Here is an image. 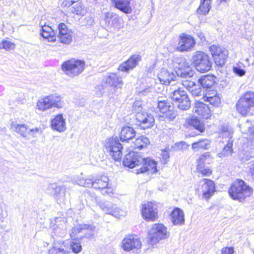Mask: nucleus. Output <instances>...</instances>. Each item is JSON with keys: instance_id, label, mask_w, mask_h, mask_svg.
Returning <instances> with one entry per match:
<instances>
[{"instance_id": "f8f14e48", "label": "nucleus", "mask_w": 254, "mask_h": 254, "mask_svg": "<svg viewBox=\"0 0 254 254\" xmlns=\"http://www.w3.org/2000/svg\"><path fill=\"white\" fill-rule=\"evenodd\" d=\"M141 214L146 221H155L157 218V205L152 202L142 205Z\"/></svg>"}, {"instance_id": "a211bd4d", "label": "nucleus", "mask_w": 254, "mask_h": 254, "mask_svg": "<svg viewBox=\"0 0 254 254\" xmlns=\"http://www.w3.org/2000/svg\"><path fill=\"white\" fill-rule=\"evenodd\" d=\"M141 166V167L136 169L137 174L146 172L148 174H153L158 171L156 161L150 158H143V161Z\"/></svg>"}, {"instance_id": "dca6fc26", "label": "nucleus", "mask_w": 254, "mask_h": 254, "mask_svg": "<svg viewBox=\"0 0 254 254\" xmlns=\"http://www.w3.org/2000/svg\"><path fill=\"white\" fill-rule=\"evenodd\" d=\"M46 191L60 202L64 200L65 189L62 186H58L56 183L49 184L46 189Z\"/></svg>"}, {"instance_id": "2f4dec72", "label": "nucleus", "mask_w": 254, "mask_h": 254, "mask_svg": "<svg viewBox=\"0 0 254 254\" xmlns=\"http://www.w3.org/2000/svg\"><path fill=\"white\" fill-rule=\"evenodd\" d=\"M56 223L53 229V233L55 236L59 237H64L66 234V224L64 220L61 219L59 221L56 220Z\"/></svg>"}, {"instance_id": "2eb2a0df", "label": "nucleus", "mask_w": 254, "mask_h": 254, "mask_svg": "<svg viewBox=\"0 0 254 254\" xmlns=\"http://www.w3.org/2000/svg\"><path fill=\"white\" fill-rule=\"evenodd\" d=\"M99 205L103 211L105 212L106 214L112 215L116 218H119L120 217L124 216L126 215L125 212L109 201L100 202Z\"/></svg>"}, {"instance_id": "6e6552de", "label": "nucleus", "mask_w": 254, "mask_h": 254, "mask_svg": "<svg viewBox=\"0 0 254 254\" xmlns=\"http://www.w3.org/2000/svg\"><path fill=\"white\" fill-rule=\"evenodd\" d=\"M105 147L115 160L119 161L121 159L123 146L117 136L107 139L105 141Z\"/></svg>"}, {"instance_id": "20e7f679", "label": "nucleus", "mask_w": 254, "mask_h": 254, "mask_svg": "<svg viewBox=\"0 0 254 254\" xmlns=\"http://www.w3.org/2000/svg\"><path fill=\"white\" fill-rule=\"evenodd\" d=\"M192 61L196 69L200 72H205L209 71L212 63L209 57L204 52L197 51L192 57Z\"/></svg>"}, {"instance_id": "b1692460", "label": "nucleus", "mask_w": 254, "mask_h": 254, "mask_svg": "<svg viewBox=\"0 0 254 254\" xmlns=\"http://www.w3.org/2000/svg\"><path fill=\"white\" fill-rule=\"evenodd\" d=\"M223 138H228L229 140L227 141L226 145L224 146L222 152L218 154L219 157H225L231 155L233 153V140H232L233 134H228L227 132L224 133L220 134Z\"/></svg>"}, {"instance_id": "3c124183", "label": "nucleus", "mask_w": 254, "mask_h": 254, "mask_svg": "<svg viewBox=\"0 0 254 254\" xmlns=\"http://www.w3.org/2000/svg\"><path fill=\"white\" fill-rule=\"evenodd\" d=\"M70 247L73 252H74L75 254H77L81 252L82 249V247L80 243L77 241L72 242L70 245Z\"/></svg>"}, {"instance_id": "7ed1b4c3", "label": "nucleus", "mask_w": 254, "mask_h": 254, "mask_svg": "<svg viewBox=\"0 0 254 254\" xmlns=\"http://www.w3.org/2000/svg\"><path fill=\"white\" fill-rule=\"evenodd\" d=\"M64 105L63 98L57 94L47 96L37 103L38 109L41 111H46L53 108L60 109L63 107Z\"/></svg>"}, {"instance_id": "680f3d73", "label": "nucleus", "mask_w": 254, "mask_h": 254, "mask_svg": "<svg viewBox=\"0 0 254 254\" xmlns=\"http://www.w3.org/2000/svg\"><path fill=\"white\" fill-rule=\"evenodd\" d=\"M75 2H76L75 0H64L62 2V5L69 7Z\"/></svg>"}, {"instance_id": "aec40b11", "label": "nucleus", "mask_w": 254, "mask_h": 254, "mask_svg": "<svg viewBox=\"0 0 254 254\" xmlns=\"http://www.w3.org/2000/svg\"><path fill=\"white\" fill-rule=\"evenodd\" d=\"M195 45L193 38L190 35H184L180 37L177 49L180 52L189 51Z\"/></svg>"}, {"instance_id": "052dcab7", "label": "nucleus", "mask_w": 254, "mask_h": 254, "mask_svg": "<svg viewBox=\"0 0 254 254\" xmlns=\"http://www.w3.org/2000/svg\"><path fill=\"white\" fill-rule=\"evenodd\" d=\"M233 70L236 74L241 76L245 75L246 73L243 69L237 67H234Z\"/></svg>"}, {"instance_id": "e433bc0d", "label": "nucleus", "mask_w": 254, "mask_h": 254, "mask_svg": "<svg viewBox=\"0 0 254 254\" xmlns=\"http://www.w3.org/2000/svg\"><path fill=\"white\" fill-rule=\"evenodd\" d=\"M198 83L203 88L209 89L214 83L213 77L212 75H205L202 76L198 80Z\"/></svg>"}, {"instance_id": "37998d69", "label": "nucleus", "mask_w": 254, "mask_h": 254, "mask_svg": "<svg viewBox=\"0 0 254 254\" xmlns=\"http://www.w3.org/2000/svg\"><path fill=\"white\" fill-rule=\"evenodd\" d=\"M172 105L168 101L167 99L161 100L159 98L157 101V109L159 110L160 112V114H161L162 113H164L165 111H167L170 107Z\"/></svg>"}, {"instance_id": "4c0bfd02", "label": "nucleus", "mask_w": 254, "mask_h": 254, "mask_svg": "<svg viewBox=\"0 0 254 254\" xmlns=\"http://www.w3.org/2000/svg\"><path fill=\"white\" fill-rule=\"evenodd\" d=\"M211 0H200V4L197 9V13L206 15L211 9Z\"/></svg>"}, {"instance_id": "4468645a", "label": "nucleus", "mask_w": 254, "mask_h": 254, "mask_svg": "<svg viewBox=\"0 0 254 254\" xmlns=\"http://www.w3.org/2000/svg\"><path fill=\"white\" fill-rule=\"evenodd\" d=\"M141 241L134 235L127 236L122 241V248L126 252L141 248Z\"/></svg>"}, {"instance_id": "5fc2aeb1", "label": "nucleus", "mask_w": 254, "mask_h": 254, "mask_svg": "<svg viewBox=\"0 0 254 254\" xmlns=\"http://www.w3.org/2000/svg\"><path fill=\"white\" fill-rule=\"evenodd\" d=\"M180 83V86L182 85L186 88H187L189 91L195 84L194 81L190 80H183L181 81Z\"/></svg>"}, {"instance_id": "09e8293b", "label": "nucleus", "mask_w": 254, "mask_h": 254, "mask_svg": "<svg viewBox=\"0 0 254 254\" xmlns=\"http://www.w3.org/2000/svg\"><path fill=\"white\" fill-rule=\"evenodd\" d=\"M15 44L7 40H3L0 43V49H3L6 51L13 50L15 49Z\"/></svg>"}, {"instance_id": "c85d7f7f", "label": "nucleus", "mask_w": 254, "mask_h": 254, "mask_svg": "<svg viewBox=\"0 0 254 254\" xmlns=\"http://www.w3.org/2000/svg\"><path fill=\"white\" fill-rule=\"evenodd\" d=\"M171 220L174 225H181L185 223L183 211L179 208H175L171 214Z\"/></svg>"}, {"instance_id": "473e14b6", "label": "nucleus", "mask_w": 254, "mask_h": 254, "mask_svg": "<svg viewBox=\"0 0 254 254\" xmlns=\"http://www.w3.org/2000/svg\"><path fill=\"white\" fill-rule=\"evenodd\" d=\"M68 248L64 243H54V246L49 251V254H68Z\"/></svg>"}, {"instance_id": "f03ea898", "label": "nucleus", "mask_w": 254, "mask_h": 254, "mask_svg": "<svg viewBox=\"0 0 254 254\" xmlns=\"http://www.w3.org/2000/svg\"><path fill=\"white\" fill-rule=\"evenodd\" d=\"M132 108L133 113L135 114L136 119L140 123L142 127L144 129L150 128L154 125V117L142 108L140 101L134 102Z\"/></svg>"}, {"instance_id": "69168bd1", "label": "nucleus", "mask_w": 254, "mask_h": 254, "mask_svg": "<svg viewBox=\"0 0 254 254\" xmlns=\"http://www.w3.org/2000/svg\"><path fill=\"white\" fill-rule=\"evenodd\" d=\"M161 156L165 161H166L170 157V154L166 149L162 151Z\"/></svg>"}, {"instance_id": "c03bdc74", "label": "nucleus", "mask_w": 254, "mask_h": 254, "mask_svg": "<svg viewBox=\"0 0 254 254\" xmlns=\"http://www.w3.org/2000/svg\"><path fill=\"white\" fill-rule=\"evenodd\" d=\"M87 228L93 229L92 225H88L84 224L83 225H80L79 226H75L72 228L71 232L70 234V237L72 239H75L76 235L82 232L83 230H86Z\"/></svg>"}, {"instance_id": "de8ad7c7", "label": "nucleus", "mask_w": 254, "mask_h": 254, "mask_svg": "<svg viewBox=\"0 0 254 254\" xmlns=\"http://www.w3.org/2000/svg\"><path fill=\"white\" fill-rule=\"evenodd\" d=\"M241 98L245 101H246L248 103V104H250L251 107H253L254 106V92H247Z\"/></svg>"}, {"instance_id": "a18cd8bd", "label": "nucleus", "mask_w": 254, "mask_h": 254, "mask_svg": "<svg viewBox=\"0 0 254 254\" xmlns=\"http://www.w3.org/2000/svg\"><path fill=\"white\" fill-rule=\"evenodd\" d=\"M189 124L200 132L204 130V124L196 117H192L189 121Z\"/></svg>"}, {"instance_id": "0e129e2a", "label": "nucleus", "mask_w": 254, "mask_h": 254, "mask_svg": "<svg viewBox=\"0 0 254 254\" xmlns=\"http://www.w3.org/2000/svg\"><path fill=\"white\" fill-rule=\"evenodd\" d=\"M86 196V200L88 202V201H91L92 202L96 201V198L94 197L93 195H91L89 193L87 192L85 194Z\"/></svg>"}, {"instance_id": "ddd939ff", "label": "nucleus", "mask_w": 254, "mask_h": 254, "mask_svg": "<svg viewBox=\"0 0 254 254\" xmlns=\"http://www.w3.org/2000/svg\"><path fill=\"white\" fill-rule=\"evenodd\" d=\"M143 161L142 156L136 152L132 151L125 155L123 163L125 166L133 168L141 166Z\"/></svg>"}, {"instance_id": "6ab92c4d", "label": "nucleus", "mask_w": 254, "mask_h": 254, "mask_svg": "<svg viewBox=\"0 0 254 254\" xmlns=\"http://www.w3.org/2000/svg\"><path fill=\"white\" fill-rule=\"evenodd\" d=\"M59 33L57 37L61 43L69 44L72 41V36L71 30H69L66 25L61 23L58 26Z\"/></svg>"}, {"instance_id": "79ce46f5", "label": "nucleus", "mask_w": 254, "mask_h": 254, "mask_svg": "<svg viewBox=\"0 0 254 254\" xmlns=\"http://www.w3.org/2000/svg\"><path fill=\"white\" fill-rule=\"evenodd\" d=\"M150 143L149 139L144 136H140L139 137L136 138L135 140L134 141L133 144L134 145V148L142 149L144 147H146L147 145H148Z\"/></svg>"}, {"instance_id": "393cba45", "label": "nucleus", "mask_w": 254, "mask_h": 254, "mask_svg": "<svg viewBox=\"0 0 254 254\" xmlns=\"http://www.w3.org/2000/svg\"><path fill=\"white\" fill-rule=\"evenodd\" d=\"M135 135L136 132L133 127L128 126H125L121 128L119 137L122 142H128L129 140L135 137Z\"/></svg>"}, {"instance_id": "49530a36", "label": "nucleus", "mask_w": 254, "mask_h": 254, "mask_svg": "<svg viewBox=\"0 0 254 254\" xmlns=\"http://www.w3.org/2000/svg\"><path fill=\"white\" fill-rule=\"evenodd\" d=\"M210 157V153L206 152L201 155L197 160V167L196 170H198L202 168L205 167L204 163L206 159Z\"/></svg>"}, {"instance_id": "5701e85b", "label": "nucleus", "mask_w": 254, "mask_h": 254, "mask_svg": "<svg viewBox=\"0 0 254 254\" xmlns=\"http://www.w3.org/2000/svg\"><path fill=\"white\" fill-rule=\"evenodd\" d=\"M51 127L60 132L64 131L66 129L65 119L62 114L56 116L51 121Z\"/></svg>"}, {"instance_id": "8fccbe9b", "label": "nucleus", "mask_w": 254, "mask_h": 254, "mask_svg": "<svg viewBox=\"0 0 254 254\" xmlns=\"http://www.w3.org/2000/svg\"><path fill=\"white\" fill-rule=\"evenodd\" d=\"M70 10L71 13L76 15H83L85 13V10L80 3L76 4L72 6Z\"/></svg>"}, {"instance_id": "0eeeda50", "label": "nucleus", "mask_w": 254, "mask_h": 254, "mask_svg": "<svg viewBox=\"0 0 254 254\" xmlns=\"http://www.w3.org/2000/svg\"><path fill=\"white\" fill-rule=\"evenodd\" d=\"M85 63L83 61L70 60L62 64V69L65 74L70 77L80 74L84 69Z\"/></svg>"}, {"instance_id": "4d7b16f0", "label": "nucleus", "mask_w": 254, "mask_h": 254, "mask_svg": "<svg viewBox=\"0 0 254 254\" xmlns=\"http://www.w3.org/2000/svg\"><path fill=\"white\" fill-rule=\"evenodd\" d=\"M198 173L201 174L203 176H209L212 174L211 170L208 168H202L197 170Z\"/></svg>"}, {"instance_id": "338daca9", "label": "nucleus", "mask_w": 254, "mask_h": 254, "mask_svg": "<svg viewBox=\"0 0 254 254\" xmlns=\"http://www.w3.org/2000/svg\"><path fill=\"white\" fill-rule=\"evenodd\" d=\"M85 185H84V187H93V180L89 179H85Z\"/></svg>"}, {"instance_id": "58836bf2", "label": "nucleus", "mask_w": 254, "mask_h": 254, "mask_svg": "<svg viewBox=\"0 0 254 254\" xmlns=\"http://www.w3.org/2000/svg\"><path fill=\"white\" fill-rule=\"evenodd\" d=\"M178 108L181 110H187L190 107V101L188 95L183 96L182 98L175 101Z\"/></svg>"}, {"instance_id": "a19ab883", "label": "nucleus", "mask_w": 254, "mask_h": 254, "mask_svg": "<svg viewBox=\"0 0 254 254\" xmlns=\"http://www.w3.org/2000/svg\"><path fill=\"white\" fill-rule=\"evenodd\" d=\"M210 141L207 139L199 140L192 144V148L193 150L207 149L210 145Z\"/></svg>"}, {"instance_id": "864d4df0", "label": "nucleus", "mask_w": 254, "mask_h": 254, "mask_svg": "<svg viewBox=\"0 0 254 254\" xmlns=\"http://www.w3.org/2000/svg\"><path fill=\"white\" fill-rule=\"evenodd\" d=\"M227 132L228 134H233L234 130L232 127H229L227 125H222L220 128L219 134Z\"/></svg>"}, {"instance_id": "f704fd0d", "label": "nucleus", "mask_w": 254, "mask_h": 254, "mask_svg": "<svg viewBox=\"0 0 254 254\" xmlns=\"http://www.w3.org/2000/svg\"><path fill=\"white\" fill-rule=\"evenodd\" d=\"M251 107L250 105L242 98L239 100L236 105L237 111L243 116L247 115Z\"/></svg>"}, {"instance_id": "4be33fe9", "label": "nucleus", "mask_w": 254, "mask_h": 254, "mask_svg": "<svg viewBox=\"0 0 254 254\" xmlns=\"http://www.w3.org/2000/svg\"><path fill=\"white\" fill-rule=\"evenodd\" d=\"M140 60L141 57L139 55H133L131 56L128 60L121 64L118 69L122 71L127 72L129 70L134 68Z\"/></svg>"}, {"instance_id": "39448f33", "label": "nucleus", "mask_w": 254, "mask_h": 254, "mask_svg": "<svg viewBox=\"0 0 254 254\" xmlns=\"http://www.w3.org/2000/svg\"><path fill=\"white\" fill-rule=\"evenodd\" d=\"M175 67L177 69L176 73L182 78H191L194 74V70L191 64L183 57L178 58L174 62Z\"/></svg>"}, {"instance_id": "603ef678", "label": "nucleus", "mask_w": 254, "mask_h": 254, "mask_svg": "<svg viewBox=\"0 0 254 254\" xmlns=\"http://www.w3.org/2000/svg\"><path fill=\"white\" fill-rule=\"evenodd\" d=\"M189 91L193 96H200L201 94V89L198 85L196 84H195Z\"/></svg>"}, {"instance_id": "bb28decb", "label": "nucleus", "mask_w": 254, "mask_h": 254, "mask_svg": "<svg viewBox=\"0 0 254 254\" xmlns=\"http://www.w3.org/2000/svg\"><path fill=\"white\" fill-rule=\"evenodd\" d=\"M193 112L204 119H207L210 115V109L208 105L202 102H196Z\"/></svg>"}, {"instance_id": "f257e3e1", "label": "nucleus", "mask_w": 254, "mask_h": 254, "mask_svg": "<svg viewBox=\"0 0 254 254\" xmlns=\"http://www.w3.org/2000/svg\"><path fill=\"white\" fill-rule=\"evenodd\" d=\"M253 192L252 188L241 179H237L233 182L228 190L230 196L233 199L238 200L240 202L250 196Z\"/></svg>"}, {"instance_id": "9d476101", "label": "nucleus", "mask_w": 254, "mask_h": 254, "mask_svg": "<svg viewBox=\"0 0 254 254\" xmlns=\"http://www.w3.org/2000/svg\"><path fill=\"white\" fill-rule=\"evenodd\" d=\"M103 19L105 23V27L108 31L113 33L120 30V18L117 14L106 12L104 14Z\"/></svg>"}, {"instance_id": "9b49d317", "label": "nucleus", "mask_w": 254, "mask_h": 254, "mask_svg": "<svg viewBox=\"0 0 254 254\" xmlns=\"http://www.w3.org/2000/svg\"><path fill=\"white\" fill-rule=\"evenodd\" d=\"M209 49L215 64L220 66H223L228 55L227 50L223 47L215 45L211 46Z\"/></svg>"}, {"instance_id": "bf43d9fd", "label": "nucleus", "mask_w": 254, "mask_h": 254, "mask_svg": "<svg viewBox=\"0 0 254 254\" xmlns=\"http://www.w3.org/2000/svg\"><path fill=\"white\" fill-rule=\"evenodd\" d=\"M234 250L232 247L223 248L221 250L222 254H233Z\"/></svg>"}, {"instance_id": "6e6d98bb", "label": "nucleus", "mask_w": 254, "mask_h": 254, "mask_svg": "<svg viewBox=\"0 0 254 254\" xmlns=\"http://www.w3.org/2000/svg\"><path fill=\"white\" fill-rule=\"evenodd\" d=\"M251 126V124L249 121L245 123L240 125V128L242 133H247Z\"/></svg>"}, {"instance_id": "a878e982", "label": "nucleus", "mask_w": 254, "mask_h": 254, "mask_svg": "<svg viewBox=\"0 0 254 254\" xmlns=\"http://www.w3.org/2000/svg\"><path fill=\"white\" fill-rule=\"evenodd\" d=\"M131 0H111L114 6L125 14H129L132 12L130 5Z\"/></svg>"}, {"instance_id": "ea45409f", "label": "nucleus", "mask_w": 254, "mask_h": 254, "mask_svg": "<svg viewBox=\"0 0 254 254\" xmlns=\"http://www.w3.org/2000/svg\"><path fill=\"white\" fill-rule=\"evenodd\" d=\"M204 101L208 102L213 106H218L220 104V98L216 93H208L203 97Z\"/></svg>"}, {"instance_id": "f3484780", "label": "nucleus", "mask_w": 254, "mask_h": 254, "mask_svg": "<svg viewBox=\"0 0 254 254\" xmlns=\"http://www.w3.org/2000/svg\"><path fill=\"white\" fill-rule=\"evenodd\" d=\"M202 183L201 187L199 189L200 191L202 193V197L208 200L214 194L215 191V187L214 182L209 179H204L200 183Z\"/></svg>"}, {"instance_id": "412c9836", "label": "nucleus", "mask_w": 254, "mask_h": 254, "mask_svg": "<svg viewBox=\"0 0 254 254\" xmlns=\"http://www.w3.org/2000/svg\"><path fill=\"white\" fill-rule=\"evenodd\" d=\"M40 24L41 26L40 35L43 39L48 42H55L57 37L56 32L50 26L45 24L43 25L41 22Z\"/></svg>"}, {"instance_id": "13d9d810", "label": "nucleus", "mask_w": 254, "mask_h": 254, "mask_svg": "<svg viewBox=\"0 0 254 254\" xmlns=\"http://www.w3.org/2000/svg\"><path fill=\"white\" fill-rule=\"evenodd\" d=\"M92 227L93 229L87 228L85 230L88 231L84 235L85 238L91 239L94 238L95 227L93 226H92Z\"/></svg>"}, {"instance_id": "c9c22d12", "label": "nucleus", "mask_w": 254, "mask_h": 254, "mask_svg": "<svg viewBox=\"0 0 254 254\" xmlns=\"http://www.w3.org/2000/svg\"><path fill=\"white\" fill-rule=\"evenodd\" d=\"M177 115V112L174 110V107L173 106H172L167 111H165L164 113L159 115V119L161 120L171 121L175 119Z\"/></svg>"}, {"instance_id": "c756f323", "label": "nucleus", "mask_w": 254, "mask_h": 254, "mask_svg": "<svg viewBox=\"0 0 254 254\" xmlns=\"http://www.w3.org/2000/svg\"><path fill=\"white\" fill-rule=\"evenodd\" d=\"M175 75L173 72H169L167 70H162L159 75L158 78L161 83L165 85H171L177 84L174 78Z\"/></svg>"}, {"instance_id": "e2e57ef3", "label": "nucleus", "mask_w": 254, "mask_h": 254, "mask_svg": "<svg viewBox=\"0 0 254 254\" xmlns=\"http://www.w3.org/2000/svg\"><path fill=\"white\" fill-rule=\"evenodd\" d=\"M229 1V0H217V2L218 4V9H221L220 8V5H222L225 7H226L228 6L227 2Z\"/></svg>"}, {"instance_id": "774afa93", "label": "nucleus", "mask_w": 254, "mask_h": 254, "mask_svg": "<svg viewBox=\"0 0 254 254\" xmlns=\"http://www.w3.org/2000/svg\"><path fill=\"white\" fill-rule=\"evenodd\" d=\"M196 35H197L198 38L200 39V42H203L205 41V36L202 32H201L200 31H197Z\"/></svg>"}, {"instance_id": "cd10ccee", "label": "nucleus", "mask_w": 254, "mask_h": 254, "mask_svg": "<svg viewBox=\"0 0 254 254\" xmlns=\"http://www.w3.org/2000/svg\"><path fill=\"white\" fill-rule=\"evenodd\" d=\"M171 92L170 94L171 98L174 101L179 100L182 98L183 96L187 95V92L183 90V88L180 86V82H177V84H172V87H170Z\"/></svg>"}, {"instance_id": "7c9ffc66", "label": "nucleus", "mask_w": 254, "mask_h": 254, "mask_svg": "<svg viewBox=\"0 0 254 254\" xmlns=\"http://www.w3.org/2000/svg\"><path fill=\"white\" fill-rule=\"evenodd\" d=\"M109 179L107 176H102L99 179L93 180V188L95 189L101 190L103 194L109 193L105 190L108 186Z\"/></svg>"}, {"instance_id": "72a5a7b5", "label": "nucleus", "mask_w": 254, "mask_h": 254, "mask_svg": "<svg viewBox=\"0 0 254 254\" xmlns=\"http://www.w3.org/2000/svg\"><path fill=\"white\" fill-rule=\"evenodd\" d=\"M106 82L111 86L115 87H121L122 85V80L121 77H119L115 73H111L106 77Z\"/></svg>"}, {"instance_id": "423d86ee", "label": "nucleus", "mask_w": 254, "mask_h": 254, "mask_svg": "<svg viewBox=\"0 0 254 254\" xmlns=\"http://www.w3.org/2000/svg\"><path fill=\"white\" fill-rule=\"evenodd\" d=\"M169 237L167 228L162 224H155L152 225L148 235V243L154 245L159 241Z\"/></svg>"}, {"instance_id": "1a4fd4ad", "label": "nucleus", "mask_w": 254, "mask_h": 254, "mask_svg": "<svg viewBox=\"0 0 254 254\" xmlns=\"http://www.w3.org/2000/svg\"><path fill=\"white\" fill-rule=\"evenodd\" d=\"M10 127L13 131L28 139L36 137L37 133L40 131V129L38 127L30 128L27 124H18L15 122H11Z\"/></svg>"}]
</instances>
